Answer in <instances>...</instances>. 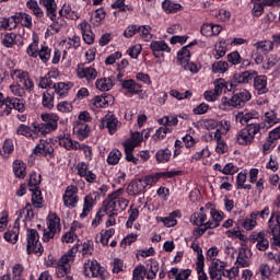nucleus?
Wrapping results in <instances>:
<instances>
[{
    "label": "nucleus",
    "mask_w": 280,
    "mask_h": 280,
    "mask_svg": "<svg viewBox=\"0 0 280 280\" xmlns=\"http://www.w3.org/2000/svg\"><path fill=\"white\" fill-rule=\"evenodd\" d=\"M261 130V125L252 122L238 131L236 141L240 145H250L255 141V135Z\"/></svg>",
    "instance_id": "1"
},
{
    "label": "nucleus",
    "mask_w": 280,
    "mask_h": 280,
    "mask_svg": "<svg viewBox=\"0 0 280 280\" xmlns=\"http://www.w3.org/2000/svg\"><path fill=\"white\" fill-rule=\"evenodd\" d=\"M44 124L34 126L35 132H40V135H49V132H54V130L58 129V121H60V117L56 114H42L40 116Z\"/></svg>",
    "instance_id": "2"
},
{
    "label": "nucleus",
    "mask_w": 280,
    "mask_h": 280,
    "mask_svg": "<svg viewBox=\"0 0 280 280\" xmlns=\"http://www.w3.org/2000/svg\"><path fill=\"white\" fill-rule=\"evenodd\" d=\"M26 240H27V244H26V252L27 255H32V253H34V255H36L37 257H40V255H43V244H40V237L38 236V232L34 229H28L27 233H26Z\"/></svg>",
    "instance_id": "3"
},
{
    "label": "nucleus",
    "mask_w": 280,
    "mask_h": 280,
    "mask_svg": "<svg viewBox=\"0 0 280 280\" xmlns=\"http://www.w3.org/2000/svg\"><path fill=\"white\" fill-rule=\"evenodd\" d=\"M47 226L48 230H44L43 233V242H49V240H54L56 233H60V219L58 214L50 212L47 217Z\"/></svg>",
    "instance_id": "4"
},
{
    "label": "nucleus",
    "mask_w": 280,
    "mask_h": 280,
    "mask_svg": "<svg viewBox=\"0 0 280 280\" xmlns=\"http://www.w3.org/2000/svg\"><path fill=\"white\" fill-rule=\"evenodd\" d=\"M83 272L85 277H92L102 280L108 279V272L100 265V262H97V260H88L84 264Z\"/></svg>",
    "instance_id": "5"
},
{
    "label": "nucleus",
    "mask_w": 280,
    "mask_h": 280,
    "mask_svg": "<svg viewBox=\"0 0 280 280\" xmlns=\"http://www.w3.org/2000/svg\"><path fill=\"white\" fill-rule=\"evenodd\" d=\"M12 80H18L21 84H23L26 91H34V81L30 78V73L23 70H12L10 73Z\"/></svg>",
    "instance_id": "6"
},
{
    "label": "nucleus",
    "mask_w": 280,
    "mask_h": 280,
    "mask_svg": "<svg viewBox=\"0 0 280 280\" xmlns=\"http://www.w3.org/2000/svg\"><path fill=\"white\" fill-rule=\"evenodd\" d=\"M226 269V262L221 261L220 259H212V262L209 267V276L212 280H222L224 277V270Z\"/></svg>",
    "instance_id": "7"
},
{
    "label": "nucleus",
    "mask_w": 280,
    "mask_h": 280,
    "mask_svg": "<svg viewBox=\"0 0 280 280\" xmlns=\"http://www.w3.org/2000/svg\"><path fill=\"white\" fill-rule=\"evenodd\" d=\"M249 242L256 244L257 250L266 252L270 248V242L265 232H254L249 235Z\"/></svg>",
    "instance_id": "8"
},
{
    "label": "nucleus",
    "mask_w": 280,
    "mask_h": 280,
    "mask_svg": "<svg viewBox=\"0 0 280 280\" xmlns=\"http://www.w3.org/2000/svg\"><path fill=\"white\" fill-rule=\"evenodd\" d=\"M250 92H248V90H243L231 97L230 104L232 108H244L246 102H250Z\"/></svg>",
    "instance_id": "9"
},
{
    "label": "nucleus",
    "mask_w": 280,
    "mask_h": 280,
    "mask_svg": "<svg viewBox=\"0 0 280 280\" xmlns=\"http://www.w3.org/2000/svg\"><path fill=\"white\" fill-rule=\"evenodd\" d=\"M71 264H73L72 256H61L56 264L58 277H65L69 275L71 270Z\"/></svg>",
    "instance_id": "10"
},
{
    "label": "nucleus",
    "mask_w": 280,
    "mask_h": 280,
    "mask_svg": "<svg viewBox=\"0 0 280 280\" xmlns=\"http://www.w3.org/2000/svg\"><path fill=\"white\" fill-rule=\"evenodd\" d=\"M119 127V120L113 114H107L101 121L100 128H107L110 135H115L117 132V128Z\"/></svg>",
    "instance_id": "11"
},
{
    "label": "nucleus",
    "mask_w": 280,
    "mask_h": 280,
    "mask_svg": "<svg viewBox=\"0 0 280 280\" xmlns=\"http://www.w3.org/2000/svg\"><path fill=\"white\" fill-rule=\"evenodd\" d=\"M66 207H75L78 205V186H68L63 196Z\"/></svg>",
    "instance_id": "12"
},
{
    "label": "nucleus",
    "mask_w": 280,
    "mask_h": 280,
    "mask_svg": "<svg viewBox=\"0 0 280 280\" xmlns=\"http://www.w3.org/2000/svg\"><path fill=\"white\" fill-rule=\"evenodd\" d=\"M77 75L79 78H85L88 82H93L97 78V70L93 67H85L84 65H79L77 69Z\"/></svg>",
    "instance_id": "13"
},
{
    "label": "nucleus",
    "mask_w": 280,
    "mask_h": 280,
    "mask_svg": "<svg viewBox=\"0 0 280 280\" xmlns=\"http://www.w3.org/2000/svg\"><path fill=\"white\" fill-rule=\"evenodd\" d=\"M39 5H43L46 9V14L50 21H56L58 12V4H56V0H39Z\"/></svg>",
    "instance_id": "14"
},
{
    "label": "nucleus",
    "mask_w": 280,
    "mask_h": 280,
    "mask_svg": "<svg viewBox=\"0 0 280 280\" xmlns=\"http://www.w3.org/2000/svg\"><path fill=\"white\" fill-rule=\"evenodd\" d=\"M78 27L82 33L84 43H86V45H93L95 35H93V31H91V24H89V22H81Z\"/></svg>",
    "instance_id": "15"
},
{
    "label": "nucleus",
    "mask_w": 280,
    "mask_h": 280,
    "mask_svg": "<svg viewBox=\"0 0 280 280\" xmlns=\"http://www.w3.org/2000/svg\"><path fill=\"white\" fill-rule=\"evenodd\" d=\"M34 154L36 156H47V154H54V147L46 140H40L39 143L34 148Z\"/></svg>",
    "instance_id": "16"
},
{
    "label": "nucleus",
    "mask_w": 280,
    "mask_h": 280,
    "mask_svg": "<svg viewBox=\"0 0 280 280\" xmlns=\"http://www.w3.org/2000/svg\"><path fill=\"white\" fill-rule=\"evenodd\" d=\"M257 77V70H246L238 74H234V80L237 84H248V82L255 80Z\"/></svg>",
    "instance_id": "17"
},
{
    "label": "nucleus",
    "mask_w": 280,
    "mask_h": 280,
    "mask_svg": "<svg viewBox=\"0 0 280 280\" xmlns=\"http://www.w3.org/2000/svg\"><path fill=\"white\" fill-rule=\"evenodd\" d=\"M254 88L258 95L268 93V78L266 75L254 77Z\"/></svg>",
    "instance_id": "18"
},
{
    "label": "nucleus",
    "mask_w": 280,
    "mask_h": 280,
    "mask_svg": "<svg viewBox=\"0 0 280 280\" xmlns=\"http://www.w3.org/2000/svg\"><path fill=\"white\" fill-rule=\"evenodd\" d=\"M253 119H259V114L256 112H241L235 115V121L236 124H241V126L248 124V121H253Z\"/></svg>",
    "instance_id": "19"
},
{
    "label": "nucleus",
    "mask_w": 280,
    "mask_h": 280,
    "mask_svg": "<svg viewBox=\"0 0 280 280\" xmlns=\"http://www.w3.org/2000/svg\"><path fill=\"white\" fill-rule=\"evenodd\" d=\"M122 89H126L131 95H139L141 93V84L137 83L135 80H125L121 83Z\"/></svg>",
    "instance_id": "20"
},
{
    "label": "nucleus",
    "mask_w": 280,
    "mask_h": 280,
    "mask_svg": "<svg viewBox=\"0 0 280 280\" xmlns=\"http://www.w3.org/2000/svg\"><path fill=\"white\" fill-rule=\"evenodd\" d=\"M19 233H20L19 223L15 222L13 228L11 230H8L4 233L5 242H9L10 244H16V242H19Z\"/></svg>",
    "instance_id": "21"
},
{
    "label": "nucleus",
    "mask_w": 280,
    "mask_h": 280,
    "mask_svg": "<svg viewBox=\"0 0 280 280\" xmlns=\"http://www.w3.org/2000/svg\"><path fill=\"white\" fill-rule=\"evenodd\" d=\"M74 132L79 139H86L89 137V132H91V129H89V125L85 122H78L74 126Z\"/></svg>",
    "instance_id": "22"
},
{
    "label": "nucleus",
    "mask_w": 280,
    "mask_h": 280,
    "mask_svg": "<svg viewBox=\"0 0 280 280\" xmlns=\"http://www.w3.org/2000/svg\"><path fill=\"white\" fill-rule=\"evenodd\" d=\"M119 200H106L103 202L104 211L106 215H115V211H119Z\"/></svg>",
    "instance_id": "23"
},
{
    "label": "nucleus",
    "mask_w": 280,
    "mask_h": 280,
    "mask_svg": "<svg viewBox=\"0 0 280 280\" xmlns=\"http://www.w3.org/2000/svg\"><path fill=\"white\" fill-rule=\"evenodd\" d=\"M26 7L28 8V10H31L33 12V14L37 19H43L45 16V12H43V9H40V5H38V1H36V0H28L26 2Z\"/></svg>",
    "instance_id": "24"
},
{
    "label": "nucleus",
    "mask_w": 280,
    "mask_h": 280,
    "mask_svg": "<svg viewBox=\"0 0 280 280\" xmlns=\"http://www.w3.org/2000/svg\"><path fill=\"white\" fill-rule=\"evenodd\" d=\"M115 235V229H109L107 231H102L97 236H96V242H101L103 246H108V241Z\"/></svg>",
    "instance_id": "25"
},
{
    "label": "nucleus",
    "mask_w": 280,
    "mask_h": 280,
    "mask_svg": "<svg viewBox=\"0 0 280 280\" xmlns=\"http://www.w3.org/2000/svg\"><path fill=\"white\" fill-rule=\"evenodd\" d=\"M96 89H98V91H110V89H113L114 86V82L113 79L110 78H104V79H98L96 80Z\"/></svg>",
    "instance_id": "26"
},
{
    "label": "nucleus",
    "mask_w": 280,
    "mask_h": 280,
    "mask_svg": "<svg viewBox=\"0 0 280 280\" xmlns=\"http://www.w3.org/2000/svg\"><path fill=\"white\" fill-rule=\"evenodd\" d=\"M190 58H191V52L189 51V46H184L177 52V60H178L180 66L185 65L186 62H189Z\"/></svg>",
    "instance_id": "27"
},
{
    "label": "nucleus",
    "mask_w": 280,
    "mask_h": 280,
    "mask_svg": "<svg viewBox=\"0 0 280 280\" xmlns=\"http://www.w3.org/2000/svg\"><path fill=\"white\" fill-rule=\"evenodd\" d=\"M32 191V202L33 206L36 209H43V205L45 203V200L43 199V192L40 191V189L37 190H31Z\"/></svg>",
    "instance_id": "28"
},
{
    "label": "nucleus",
    "mask_w": 280,
    "mask_h": 280,
    "mask_svg": "<svg viewBox=\"0 0 280 280\" xmlns=\"http://www.w3.org/2000/svg\"><path fill=\"white\" fill-rule=\"evenodd\" d=\"M242 226L245 231H253L257 226V214L252 212L249 218L243 221Z\"/></svg>",
    "instance_id": "29"
},
{
    "label": "nucleus",
    "mask_w": 280,
    "mask_h": 280,
    "mask_svg": "<svg viewBox=\"0 0 280 280\" xmlns=\"http://www.w3.org/2000/svg\"><path fill=\"white\" fill-rule=\"evenodd\" d=\"M52 89H55V93L59 97H65L67 93H69V89H71V84L60 82V83L54 84Z\"/></svg>",
    "instance_id": "30"
},
{
    "label": "nucleus",
    "mask_w": 280,
    "mask_h": 280,
    "mask_svg": "<svg viewBox=\"0 0 280 280\" xmlns=\"http://www.w3.org/2000/svg\"><path fill=\"white\" fill-rule=\"evenodd\" d=\"M205 30H211V34H213V36H218V34L222 32V26L219 24H203L201 26V34L202 36H209V32H205Z\"/></svg>",
    "instance_id": "31"
},
{
    "label": "nucleus",
    "mask_w": 280,
    "mask_h": 280,
    "mask_svg": "<svg viewBox=\"0 0 280 280\" xmlns=\"http://www.w3.org/2000/svg\"><path fill=\"white\" fill-rule=\"evenodd\" d=\"M265 124H267L269 127L275 126L276 124H279L280 119L279 116L277 115V112L275 110H269L265 113L264 117Z\"/></svg>",
    "instance_id": "32"
},
{
    "label": "nucleus",
    "mask_w": 280,
    "mask_h": 280,
    "mask_svg": "<svg viewBox=\"0 0 280 280\" xmlns=\"http://www.w3.org/2000/svg\"><path fill=\"white\" fill-rule=\"evenodd\" d=\"M180 215V211L176 210L173 211L168 217L166 218H162V222L164 224V226L171 228V226H176L177 222L176 218H178Z\"/></svg>",
    "instance_id": "33"
},
{
    "label": "nucleus",
    "mask_w": 280,
    "mask_h": 280,
    "mask_svg": "<svg viewBox=\"0 0 280 280\" xmlns=\"http://www.w3.org/2000/svg\"><path fill=\"white\" fill-rule=\"evenodd\" d=\"M18 21H16V15L11 16L10 19H2L0 21V30H14L16 27Z\"/></svg>",
    "instance_id": "34"
},
{
    "label": "nucleus",
    "mask_w": 280,
    "mask_h": 280,
    "mask_svg": "<svg viewBox=\"0 0 280 280\" xmlns=\"http://www.w3.org/2000/svg\"><path fill=\"white\" fill-rule=\"evenodd\" d=\"M93 205H95V200H93V196L91 195L85 196L81 218H86V215H89L91 209H93Z\"/></svg>",
    "instance_id": "35"
},
{
    "label": "nucleus",
    "mask_w": 280,
    "mask_h": 280,
    "mask_svg": "<svg viewBox=\"0 0 280 280\" xmlns=\"http://www.w3.org/2000/svg\"><path fill=\"white\" fill-rule=\"evenodd\" d=\"M162 8L166 14H172L174 12H178V10H180L183 7L178 3L171 2L170 0H164Z\"/></svg>",
    "instance_id": "36"
},
{
    "label": "nucleus",
    "mask_w": 280,
    "mask_h": 280,
    "mask_svg": "<svg viewBox=\"0 0 280 280\" xmlns=\"http://www.w3.org/2000/svg\"><path fill=\"white\" fill-rule=\"evenodd\" d=\"M25 163L21 162V161H15L13 163V172L16 176V178H25Z\"/></svg>",
    "instance_id": "37"
},
{
    "label": "nucleus",
    "mask_w": 280,
    "mask_h": 280,
    "mask_svg": "<svg viewBox=\"0 0 280 280\" xmlns=\"http://www.w3.org/2000/svg\"><path fill=\"white\" fill-rule=\"evenodd\" d=\"M42 104L44 108H54V92L46 91L43 93Z\"/></svg>",
    "instance_id": "38"
},
{
    "label": "nucleus",
    "mask_w": 280,
    "mask_h": 280,
    "mask_svg": "<svg viewBox=\"0 0 280 280\" xmlns=\"http://www.w3.org/2000/svg\"><path fill=\"white\" fill-rule=\"evenodd\" d=\"M119 161H121V151L113 149L107 156L108 165H117Z\"/></svg>",
    "instance_id": "39"
},
{
    "label": "nucleus",
    "mask_w": 280,
    "mask_h": 280,
    "mask_svg": "<svg viewBox=\"0 0 280 280\" xmlns=\"http://www.w3.org/2000/svg\"><path fill=\"white\" fill-rule=\"evenodd\" d=\"M269 224V234L272 235V237H277L280 235V224L275 223V213H271V217L268 221Z\"/></svg>",
    "instance_id": "40"
},
{
    "label": "nucleus",
    "mask_w": 280,
    "mask_h": 280,
    "mask_svg": "<svg viewBox=\"0 0 280 280\" xmlns=\"http://www.w3.org/2000/svg\"><path fill=\"white\" fill-rule=\"evenodd\" d=\"M15 18L18 23H21L23 27H32V15L21 12L18 15H15Z\"/></svg>",
    "instance_id": "41"
},
{
    "label": "nucleus",
    "mask_w": 280,
    "mask_h": 280,
    "mask_svg": "<svg viewBox=\"0 0 280 280\" xmlns=\"http://www.w3.org/2000/svg\"><path fill=\"white\" fill-rule=\"evenodd\" d=\"M265 5H267L266 0H255L252 9L253 16H261V14H264Z\"/></svg>",
    "instance_id": "42"
},
{
    "label": "nucleus",
    "mask_w": 280,
    "mask_h": 280,
    "mask_svg": "<svg viewBox=\"0 0 280 280\" xmlns=\"http://www.w3.org/2000/svg\"><path fill=\"white\" fill-rule=\"evenodd\" d=\"M40 174H37V173H33L31 174L30 176V180H28V187H30V191H35L38 188V185H40Z\"/></svg>",
    "instance_id": "43"
},
{
    "label": "nucleus",
    "mask_w": 280,
    "mask_h": 280,
    "mask_svg": "<svg viewBox=\"0 0 280 280\" xmlns=\"http://www.w3.org/2000/svg\"><path fill=\"white\" fill-rule=\"evenodd\" d=\"M172 158V151L168 149L160 150L155 154V159L158 163H167L170 159Z\"/></svg>",
    "instance_id": "44"
},
{
    "label": "nucleus",
    "mask_w": 280,
    "mask_h": 280,
    "mask_svg": "<svg viewBox=\"0 0 280 280\" xmlns=\"http://www.w3.org/2000/svg\"><path fill=\"white\" fill-rule=\"evenodd\" d=\"M190 222H192L195 226H205V222H207V214L203 212H197L191 217Z\"/></svg>",
    "instance_id": "45"
},
{
    "label": "nucleus",
    "mask_w": 280,
    "mask_h": 280,
    "mask_svg": "<svg viewBox=\"0 0 280 280\" xmlns=\"http://www.w3.org/2000/svg\"><path fill=\"white\" fill-rule=\"evenodd\" d=\"M1 40L3 47H14V45H16V34L8 33L4 36H2Z\"/></svg>",
    "instance_id": "46"
},
{
    "label": "nucleus",
    "mask_w": 280,
    "mask_h": 280,
    "mask_svg": "<svg viewBox=\"0 0 280 280\" xmlns=\"http://www.w3.org/2000/svg\"><path fill=\"white\" fill-rule=\"evenodd\" d=\"M138 32L141 38H143V40L145 42H150V39L152 38V35H151L152 26L150 25L138 26Z\"/></svg>",
    "instance_id": "47"
},
{
    "label": "nucleus",
    "mask_w": 280,
    "mask_h": 280,
    "mask_svg": "<svg viewBox=\"0 0 280 280\" xmlns=\"http://www.w3.org/2000/svg\"><path fill=\"white\" fill-rule=\"evenodd\" d=\"M213 73H226L229 71V62L217 61L212 65Z\"/></svg>",
    "instance_id": "48"
},
{
    "label": "nucleus",
    "mask_w": 280,
    "mask_h": 280,
    "mask_svg": "<svg viewBox=\"0 0 280 280\" xmlns=\"http://www.w3.org/2000/svg\"><path fill=\"white\" fill-rule=\"evenodd\" d=\"M151 49L152 51H171L170 46L164 40L152 42Z\"/></svg>",
    "instance_id": "49"
},
{
    "label": "nucleus",
    "mask_w": 280,
    "mask_h": 280,
    "mask_svg": "<svg viewBox=\"0 0 280 280\" xmlns=\"http://www.w3.org/2000/svg\"><path fill=\"white\" fill-rule=\"evenodd\" d=\"M38 51H40V47H38V39H34L27 47L26 54L31 56V58H38Z\"/></svg>",
    "instance_id": "50"
},
{
    "label": "nucleus",
    "mask_w": 280,
    "mask_h": 280,
    "mask_svg": "<svg viewBox=\"0 0 280 280\" xmlns=\"http://www.w3.org/2000/svg\"><path fill=\"white\" fill-rule=\"evenodd\" d=\"M137 218H139V209L133 208L132 206L130 207V214L129 219L126 222L127 229H132V225L137 221Z\"/></svg>",
    "instance_id": "51"
},
{
    "label": "nucleus",
    "mask_w": 280,
    "mask_h": 280,
    "mask_svg": "<svg viewBox=\"0 0 280 280\" xmlns=\"http://www.w3.org/2000/svg\"><path fill=\"white\" fill-rule=\"evenodd\" d=\"M255 47L258 52L271 51V49L273 48V43L270 40L258 42L255 44Z\"/></svg>",
    "instance_id": "52"
},
{
    "label": "nucleus",
    "mask_w": 280,
    "mask_h": 280,
    "mask_svg": "<svg viewBox=\"0 0 280 280\" xmlns=\"http://www.w3.org/2000/svg\"><path fill=\"white\" fill-rule=\"evenodd\" d=\"M37 56L43 62H47L51 58V49L47 46H42Z\"/></svg>",
    "instance_id": "53"
},
{
    "label": "nucleus",
    "mask_w": 280,
    "mask_h": 280,
    "mask_svg": "<svg viewBox=\"0 0 280 280\" xmlns=\"http://www.w3.org/2000/svg\"><path fill=\"white\" fill-rule=\"evenodd\" d=\"M147 272L148 271L145 270V266L143 265L137 266L133 269L132 280H143L145 278Z\"/></svg>",
    "instance_id": "54"
},
{
    "label": "nucleus",
    "mask_w": 280,
    "mask_h": 280,
    "mask_svg": "<svg viewBox=\"0 0 280 280\" xmlns=\"http://www.w3.org/2000/svg\"><path fill=\"white\" fill-rule=\"evenodd\" d=\"M226 56V43L220 42L219 45L215 46L214 58L220 60V58H224Z\"/></svg>",
    "instance_id": "55"
},
{
    "label": "nucleus",
    "mask_w": 280,
    "mask_h": 280,
    "mask_svg": "<svg viewBox=\"0 0 280 280\" xmlns=\"http://www.w3.org/2000/svg\"><path fill=\"white\" fill-rule=\"evenodd\" d=\"M59 145H62L66 150H75V145H79V142H74L67 136L66 138L60 139Z\"/></svg>",
    "instance_id": "56"
},
{
    "label": "nucleus",
    "mask_w": 280,
    "mask_h": 280,
    "mask_svg": "<svg viewBox=\"0 0 280 280\" xmlns=\"http://www.w3.org/2000/svg\"><path fill=\"white\" fill-rule=\"evenodd\" d=\"M75 150H82L83 153L85 154V159H88V161H91V159H93V149H91V147L86 145V144H75Z\"/></svg>",
    "instance_id": "57"
},
{
    "label": "nucleus",
    "mask_w": 280,
    "mask_h": 280,
    "mask_svg": "<svg viewBox=\"0 0 280 280\" xmlns=\"http://www.w3.org/2000/svg\"><path fill=\"white\" fill-rule=\"evenodd\" d=\"M20 218H24L25 220H32V218H34V211H32V206L30 203L20 210Z\"/></svg>",
    "instance_id": "58"
},
{
    "label": "nucleus",
    "mask_w": 280,
    "mask_h": 280,
    "mask_svg": "<svg viewBox=\"0 0 280 280\" xmlns=\"http://www.w3.org/2000/svg\"><path fill=\"white\" fill-rule=\"evenodd\" d=\"M16 97H7L4 98V114L10 115L12 109L14 108V104L16 103Z\"/></svg>",
    "instance_id": "59"
},
{
    "label": "nucleus",
    "mask_w": 280,
    "mask_h": 280,
    "mask_svg": "<svg viewBox=\"0 0 280 280\" xmlns=\"http://www.w3.org/2000/svg\"><path fill=\"white\" fill-rule=\"evenodd\" d=\"M240 275V268L238 267H232L231 269H225L223 271V277L229 280H233Z\"/></svg>",
    "instance_id": "60"
},
{
    "label": "nucleus",
    "mask_w": 280,
    "mask_h": 280,
    "mask_svg": "<svg viewBox=\"0 0 280 280\" xmlns=\"http://www.w3.org/2000/svg\"><path fill=\"white\" fill-rule=\"evenodd\" d=\"M16 133L22 135V137H34V131L25 125H20L16 129Z\"/></svg>",
    "instance_id": "61"
},
{
    "label": "nucleus",
    "mask_w": 280,
    "mask_h": 280,
    "mask_svg": "<svg viewBox=\"0 0 280 280\" xmlns=\"http://www.w3.org/2000/svg\"><path fill=\"white\" fill-rule=\"evenodd\" d=\"M54 85V81H51V77H40L38 86L39 89H49Z\"/></svg>",
    "instance_id": "62"
},
{
    "label": "nucleus",
    "mask_w": 280,
    "mask_h": 280,
    "mask_svg": "<svg viewBox=\"0 0 280 280\" xmlns=\"http://www.w3.org/2000/svg\"><path fill=\"white\" fill-rule=\"evenodd\" d=\"M92 104L95 106V108H104V106L108 104V101L104 96H95L92 100Z\"/></svg>",
    "instance_id": "63"
},
{
    "label": "nucleus",
    "mask_w": 280,
    "mask_h": 280,
    "mask_svg": "<svg viewBox=\"0 0 280 280\" xmlns=\"http://www.w3.org/2000/svg\"><path fill=\"white\" fill-rule=\"evenodd\" d=\"M279 62V57L277 55H270L267 59V62L262 65L264 69H272L275 65Z\"/></svg>",
    "instance_id": "64"
}]
</instances>
